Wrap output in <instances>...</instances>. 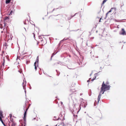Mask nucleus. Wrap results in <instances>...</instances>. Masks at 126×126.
<instances>
[{
    "label": "nucleus",
    "mask_w": 126,
    "mask_h": 126,
    "mask_svg": "<svg viewBox=\"0 0 126 126\" xmlns=\"http://www.w3.org/2000/svg\"><path fill=\"white\" fill-rule=\"evenodd\" d=\"M102 90H101V88H100V92L98 94V97L97 98V104H98L99 102V101H100V99L101 98V94H104V92L106 91V90H105L103 88L102 89Z\"/></svg>",
    "instance_id": "obj_1"
},
{
    "label": "nucleus",
    "mask_w": 126,
    "mask_h": 126,
    "mask_svg": "<svg viewBox=\"0 0 126 126\" xmlns=\"http://www.w3.org/2000/svg\"><path fill=\"white\" fill-rule=\"evenodd\" d=\"M119 34L121 35H126V32L123 28H122L121 31L119 32Z\"/></svg>",
    "instance_id": "obj_2"
},
{
    "label": "nucleus",
    "mask_w": 126,
    "mask_h": 126,
    "mask_svg": "<svg viewBox=\"0 0 126 126\" xmlns=\"http://www.w3.org/2000/svg\"><path fill=\"white\" fill-rule=\"evenodd\" d=\"M110 85H106L105 86V87H104L103 88L106 91L107 90H109L110 89Z\"/></svg>",
    "instance_id": "obj_3"
},
{
    "label": "nucleus",
    "mask_w": 126,
    "mask_h": 126,
    "mask_svg": "<svg viewBox=\"0 0 126 126\" xmlns=\"http://www.w3.org/2000/svg\"><path fill=\"white\" fill-rule=\"evenodd\" d=\"M68 39H69L68 38H64L63 40H61V41H60L59 43V45H60L61 43L63 42L64 41L67 40Z\"/></svg>",
    "instance_id": "obj_4"
},
{
    "label": "nucleus",
    "mask_w": 126,
    "mask_h": 126,
    "mask_svg": "<svg viewBox=\"0 0 126 126\" xmlns=\"http://www.w3.org/2000/svg\"><path fill=\"white\" fill-rule=\"evenodd\" d=\"M49 35H42V36H49ZM41 35H39L38 36L39 38V39H42L41 41H43V39H42V37H41Z\"/></svg>",
    "instance_id": "obj_5"
},
{
    "label": "nucleus",
    "mask_w": 126,
    "mask_h": 126,
    "mask_svg": "<svg viewBox=\"0 0 126 126\" xmlns=\"http://www.w3.org/2000/svg\"><path fill=\"white\" fill-rule=\"evenodd\" d=\"M112 8L113 10H114V11H113L114 12H114V13L113 12V13H112V14H113V13H114V15H115V17L116 16V15L115 14H116L115 11H116V8H115V7H114V8L112 7Z\"/></svg>",
    "instance_id": "obj_6"
},
{
    "label": "nucleus",
    "mask_w": 126,
    "mask_h": 126,
    "mask_svg": "<svg viewBox=\"0 0 126 126\" xmlns=\"http://www.w3.org/2000/svg\"><path fill=\"white\" fill-rule=\"evenodd\" d=\"M26 81H25L26 83ZM26 86V83L24 85V86H23V89H24V92L26 96V88H25Z\"/></svg>",
    "instance_id": "obj_7"
},
{
    "label": "nucleus",
    "mask_w": 126,
    "mask_h": 126,
    "mask_svg": "<svg viewBox=\"0 0 126 126\" xmlns=\"http://www.w3.org/2000/svg\"><path fill=\"white\" fill-rule=\"evenodd\" d=\"M106 84L105 83L104 81H103L102 83V84L101 85V90H102V89L104 87H105V86L106 85Z\"/></svg>",
    "instance_id": "obj_8"
},
{
    "label": "nucleus",
    "mask_w": 126,
    "mask_h": 126,
    "mask_svg": "<svg viewBox=\"0 0 126 126\" xmlns=\"http://www.w3.org/2000/svg\"><path fill=\"white\" fill-rule=\"evenodd\" d=\"M24 117L25 118V117L27 116V111H24Z\"/></svg>",
    "instance_id": "obj_9"
},
{
    "label": "nucleus",
    "mask_w": 126,
    "mask_h": 126,
    "mask_svg": "<svg viewBox=\"0 0 126 126\" xmlns=\"http://www.w3.org/2000/svg\"><path fill=\"white\" fill-rule=\"evenodd\" d=\"M38 62L39 60L36 59V60L34 63H35L36 64H37V66H38Z\"/></svg>",
    "instance_id": "obj_10"
},
{
    "label": "nucleus",
    "mask_w": 126,
    "mask_h": 126,
    "mask_svg": "<svg viewBox=\"0 0 126 126\" xmlns=\"http://www.w3.org/2000/svg\"><path fill=\"white\" fill-rule=\"evenodd\" d=\"M34 66H35V71H36L37 70V67H38V66H37V64H36L35 63H34Z\"/></svg>",
    "instance_id": "obj_11"
},
{
    "label": "nucleus",
    "mask_w": 126,
    "mask_h": 126,
    "mask_svg": "<svg viewBox=\"0 0 126 126\" xmlns=\"http://www.w3.org/2000/svg\"><path fill=\"white\" fill-rule=\"evenodd\" d=\"M107 0H103V1L102 2L101 4V6L103 5L107 1Z\"/></svg>",
    "instance_id": "obj_12"
},
{
    "label": "nucleus",
    "mask_w": 126,
    "mask_h": 126,
    "mask_svg": "<svg viewBox=\"0 0 126 126\" xmlns=\"http://www.w3.org/2000/svg\"><path fill=\"white\" fill-rule=\"evenodd\" d=\"M78 13H76L75 14H74V15L71 16V17H69V19H71L73 17L75 16H76V15Z\"/></svg>",
    "instance_id": "obj_13"
},
{
    "label": "nucleus",
    "mask_w": 126,
    "mask_h": 126,
    "mask_svg": "<svg viewBox=\"0 0 126 126\" xmlns=\"http://www.w3.org/2000/svg\"><path fill=\"white\" fill-rule=\"evenodd\" d=\"M26 117H25V118L24 117H23V119L24 122V123H26Z\"/></svg>",
    "instance_id": "obj_14"
},
{
    "label": "nucleus",
    "mask_w": 126,
    "mask_h": 126,
    "mask_svg": "<svg viewBox=\"0 0 126 126\" xmlns=\"http://www.w3.org/2000/svg\"><path fill=\"white\" fill-rule=\"evenodd\" d=\"M71 112L72 113V114H73V116L75 117V118H76V117L77 116V115H75L74 113L73 112V110H70Z\"/></svg>",
    "instance_id": "obj_15"
},
{
    "label": "nucleus",
    "mask_w": 126,
    "mask_h": 126,
    "mask_svg": "<svg viewBox=\"0 0 126 126\" xmlns=\"http://www.w3.org/2000/svg\"><path fill=\"white\" fill-rule=\"evenodd\" d=\"M26 102L24 105L23 106V110H24L26 108Z\"/></svg>",
    "instance_id": "obj_16"
},
{
    "label": "nucleus",
    "mask_w": 126,
    "mask_h": 126,
    "mask_svg": "<svg viewBox=\"0 0 126 126\" xmlns=\"http://www.w3.org/2000/svg\"><path fill=\"white\" fill-rule=\"evenodd\" d=\"M56 71L57 73V75L58 76L60 74V72H59L57 70H56Z\"/></svg>",
    "instance_id": "obj_17"
},
{
    "label": "nucleus",
    "mask_w": 126,
    "mask_h": 126,
    "mask_svg": "<svg viewBox=\"0 0 126 126\" xmlns=\"http://www.w3.org/2000/svg\"><path fill=\"white\" fill-rule=\"evenodd\" d=\"M3 116V112L2 110H0V116L2 117Z\"/></svg>",
    "instance_id": "obj_18"
},
{
    "label": "nucleus",
    "mask_w": 126,
    "mask_h": 126,
    "mask_svg": "<svg viewBox=\"0 0 126 126\" xmlns=\"http://www.w3.org/2000/svg\"><path fill=\"white\" fill-rule=\"evenodd\" d=\"M9 19V17L5 16V18H4V20H5V21Z\"/></svg>",
    "instance_id": "obj_19"
},
{
    "label": "nucleus",
    "mask_w": 126,
    "mask_h": 126,
    "mask_svg": "<svg viewBox=\"0 0 126 126\" xmlns=\"http://www.w3.org/2000/svg\"><path fill=\"white\" fill-rule=\"evenodd\" d=\"M96 78V75L95 76H94V77L93 78V79L91 80V81H93Z\"/></svg>",
    "instance_id": "obj_20"
},
{
    "label": "nucleus",
    "mask_w": 126,
    "mask_h": 126,
    "mask_svg": "<svg viewBox=\"0 0 126 126\" xmlns=\"http://www.w3.org/2000/svg\"><path fill=\"white\" fill-rule=\"evenodd\" d=\"M10 2V1L8 0H5V3L6 4H8Z\"/></svg>",
    "instance_id": "obj_21"
},
{
    "label": "nucleus",
    "mask_w": 126,
    "mask_h": 126,
    "mask_svg": "<svg viewBox=\"0 0 126 126\" xmlns=\"http://www.w3.org/2000/svg\"><path fill=\"white\" fill-rule=\"evenodd\" d=\"M109 13V12H108L106 14V16H105V17L104 18V19H106V18L107 17V16H108V14Z\"/></svg>",
    "instance_id": "obj_22"
},
{
    "label": "nucleus",
    "mask_w": 126,
    "mask_h": 126,
    "mask_svg": "<svg viewBox=\"0 0 126 126\" xmlns=\"http://www.w3.org/2000/svg\"><path fill=\"white\" fill-rule=\"evenodd\" d=\"M13 12V10H12L11 11L10 13L9 14V15H12V13Z\"/></svg>",
    "instance_id": "obj_23"
},
{
    "label": "nucleus",
    "mask_w": 126,
    "mask_h": 126,
    "mask_svg": "<svg viewBox=\"0 0 126 126\" xmlns=\"http://www.w3.org/2000/svg\"><path fill=\"white\" fill-rule=\"evenodd\" d=\"M27 56V55H25V56H22V57L21 58H20V59H21V60H23V59H24V58L26 57V56Z\"/></svg>",
    "instance_id": "obj_24"
},
{
    "label": "nucleus",
    "mask_w": 126,
    "mask_h": 126,
    "mask_svg": "<svg viewBox=\"0 0 126 126\" xmlns=\"http://www.w3.org/2000/svg\"><path fill=\"white\" fill-rule=\"evenodd\" d=\"M5 57H6V59H7V60L9 61L10 60L9 58V56H8L7 55V56H5Z\"/></svg>",
    "instance_id": "obj_25"
},
{
    "label": "nucleus",
    "mask_w": 126,
    "mask_h": 126,
    "mask_svg": "<svg viewBox=\"0 0 126 126\" xmlns=\"http://www.w3.org/2000/svg\"><path fill=\"white\" fill-rule=\"evenodd\" d=\"M0 121L1 122L2 124L4 123L2 120L1 119V117H0Z\"/></svg>",
    "instance_id": "obj_26"
},
{
    "label": "nucleus",
    "mask_w": 126,
    "mask_h": 126,
    "mask_svg": "<svg viewBox=\"0 0 126 126\" xmlns=\"http://www.w3.org/2000/svg\"><path fill=\"white\" fill-rule=\"evenodd\" d=\"M112 8H111L110 10L108 11V12H109V13L111 12L112 11Z\"/></svg>",
    "instance_id": "obj_27"
},
{
    "label": "nucleus",
    "mask_w": 126,
    "mask_h": 126,
    "mask_svg": "<svg viewBox=\"0 0 126 126\" xmlns=\"http://www.w3.org/2000/svg\"><path fill=\"white\" fill-rule=\"evenodd\" d=\"M84 104L85 105H84V106H83V105H82V106L83 107L85 108H86V107L87 105V104H85V103H84Z\"/></svg>",
    "instance_id": "obj_28"
},
{
    "label": "nucleus",
    "mask_w": 126,
    "mask_h": 126,
    "mask_svg": "<svg viewBox=\"0 0 126 126\" xmlns=\"http://www.w3.org/2000/svg\"><path fill=\"white\" fill-rule=\"evenodd\" d=\"M30 63V61H26V64H28Z\"/></svg>",
    "instance_id": "obj_29"
},
{
    "label": "nucleus",
    "mask_w": 126,
    "mask_h": 126,
    "mask_svg": "<svg viewBox=\"0 0 126 126\" xmlns=\"http://www.w3.org/2000/svg\"><path fill=\"white\" fill-rule=\"evenodd\" d=\"M61 57L62 58L64 57V58L63 59H64V58H65L64 56L63 55H61Z\"/></svg>",
    "instance_id": "obj_30"
},
{
    "label": "nucleus",
    "mask_w": 126,
    "mask_h": 126,
    "mask_svg": "<svg viewBox=\"0 0 126 126\" xmlns=\"http://www.w3.org/2000/svg\"><path fill=\"white\" fill-rule=\"evenodd\" d=\"M8 46V45H7V43L6 42H5L4 44H3V46Z\"/></svg>",
    "instance_id": "obj_31"
},
{
    "label": "nucleus",
    "mask_w": 126,
    "mask_h": 126,
    "mask_svg": "<svg viewBox=\"0 0 126 126\" xmlns=\"http://www.w3.org/2000/svg\"><path fill=\"white\" fill-rule=\"evenodd\" d=\"M10 119V121L12 122V123H14V122H13V118H12Z\"/></svg>",
    "instance_id": "obj_32"
},
{
    "label": "nucleus",
    "mask_w": 126,
    "mask_h": 126,
    "mask_svg": "<svg viewBox=\"0 0 126 126\" xmlns=\"http://www.w3.org/2000/svg\"><path fill=\"white\" fill-rule=\"evenodd\" d=\"M59 63H60V64L61 65H63V63L62 62H61L60 61H59Z\"/></svg>",
    "instance_id": "obj_33"
},
{
    "label": "nucleus",
    "mask_w": 126,
    "mask_h": 126,
    "mask_svg": "<svg viewBox=\"0 0 126 126\" xmlns=\"http://www.w3.org/2000/svg\"><path fill=\"white\" fill-rule=\"evenodd\" d=\"M58 52H56V53H53L52 54L51 56H53V57L54 56V55H55Z\"/></svg>",
    "instance_id": "obj_34"
},
{
    "label": "nucleus",
    "mask_w": 126,
    "mask_h": 126,
    "mask_svg": "<svg viewBox=\"0 0 126 126\" xmlns=\"http://www.w3.org/2000/svg\"><path fill=\"white\" fill-rule=\"evenodd\" d=\"M80 30L79 29H78L77 30H72L71 31H78V30Z\"/></svg>",
    "instance_id": "obj_35"
},
{
    "label": "nucleus",
    "mask_w": 126,
    "mask_h": 126,
    "mask_svg": "<svg viewBox=\"0 0 126 126\" xmlns=\"http://www.w3.org/2000/svg\"><path fill=\"white\" fill-rule=\"evenodd\" d=\"M95 27H94L93 28L92 30H95V29L97 25H95Z\"/></svg>",
    "instance_id": "obj_36"
},
{
    "label": "nucleus",
    "mask_w": 126,
    "mask_h": 126,
    "mask_svg": "<svg viewBox=\"0 0 126 126\" xmlns=\"http://www.w3.org/2000/svg\"><path fill=\"white\" fill-rule=\"evenodd\" d=\"M115 21L116 22H120L119 20H117V19H115Z\"/></svg>",
    "instance_id": "obj_37"
},
{
    "label": "nucleus",
    "mask_w": 126,
    "mask_h": 126,
    "mask_svg": "<svg viewBox=\"0 0 126 126\" xmlns=\"http://www.w3.org/2000/svg\"><path fill=\"white\" fill-rule=\"evenodd\" d=\"M9 117H10V118L11 119L12 118V115L11 114H9Z\"/></svg>",
    "instance_id": "obj_38"
},
{
    "label": "nucleus",
    "mask_w": 126,
    "mask_h": 126,
    "mask_svg": "<svg viewBox=\"0 0 126 126\" xmlns=\"http://www.w3.org/2000/svg\"><path fill=\"white\" fill-rule=\"evenodd\" d=\"M89 92H91V93H89V95L90 96L91 95V90H89Z\"/></svg>",
    "instance_id": "obj_39"
},
{
    "label": "nucleus",
    "mask_w": 126,
    "mask_h": 126,
    "mask_svg": "<svg viewBox=\"0 0 126 126\" xmlns=\"http://www.w3.org/2000/svg\"><path fill=\"white\" fill-rule=\"evenodd\" d=\"M28 108H26L24 110V111H27V110H28Z\"/></svg>",
    "instance_id": "obj_40"
},
{
    "label": "nucleus",
    "mask_w": 126,
    "mask_h": 126,
    "mask_svg": "<svg viewBox=\"0 0 126 126\" xmlns=\"http://www.w3.org/2000/svg\"><path fill=\"white\" fill-rule=\"evenodd\" d=\"M60 15H61L60 14H58V15H53V16H60ZM59 18H60V17L59 16Z\"/></svg>",
    "instance_id": "obj_41"
},
{
    "label": "nucleus",
    "mask_w": 126,
    "mask_h": 126,
    "mask_svg": "<svg viewBox=\"0 0 126 126\" xmlns=\"http://www.w3.org/2000/svg\"><path fill=\"white\" fill-rule=\"evenodd\" d=\"M12 126H16L15 125V123H12L11 125Z\"/></svg>",
    "instance_id": "obj_42"
},
{
    "label": "nucleus",
    "mask_w": 126,
    "mask_h": 126,
    "mask_svg": "<svg viewBox=\"0 0 126 126\" xmlns=\"http://www.w3.org/2000/svg\"><path fill=\"white\" fill-rule=\"evenodd\" d=\"M99 73V72H98L95 74H94V76H95L96 75V76H97L98 75V73Z\"/></svg>",
    "instance_id": "obj_43"
},
{
    "label": "nucleus",
    "mask_w": 126,
    "mask_h": 126,
    "mask_svg": "<svg viewBox=\"0 0 126 126\" xmlns=\"http://www.w3.org/2000/svg\"><path fill=\"white\" fill-rule=\"evenodd\" d=\"M32 34H33V35L34 38V39H35V34L34 33H33Z\"/></svg>",
    "instance_id": "obj_44"
},
{
    "label": "nucleus",
    "mask_w": 126,
    "mask_h": 126,
    "mask_svg": "<svg viewBox=\"0 0 126 126\" xmlns=\"http://www.w3.org/2000/svg\"><path fill=\"white\" fill-rule=\"evenodd\" d=\"M95 102H96V103H97V102H96V100L95 101V102L94 103V106H95L96 105V103H95Z\"/></svg>",
    "instance_id": "obj_45"
},
{
    "label": "nucleus",
    "mask_w": 126,
    "mask_h": 126,
    "mask_svg": "<svg viewBox=\"0 0 126 126\" xmlns=\"http://www.w3.org/2000/svg\"><path fill=\"white\" fill-rule=\"evenodd\" d=\"M109 84V82L108 81H107L106 82V85H107V84Z\"/></svg>",
    "instance_id": "obj_46"
},
{
    "label": "nucleus",
    "mask_w": 126,
    "mask_h": 126,
    "mask_svg": "<svg viewBox=\"0 0 126 126\" xmlns=\"http://www.w3.org/2000/svg\"><path fill=\"white\" fill-rule=\"evenodd\" d=\"M60 119V118L59 117L56 120H55V119H53V120H54V121H55V120H59Z\"/></svg>",
    "instance_id": "obj_47"
},
{
    "label": "nucleus",
    "mask_w": 126,
    "mask_h": 126,
    "mask_svg": "<svg viewBox=\"0 0 126 126\" xmlns=\"http://www.w3.org/2000/svg\"><path fill=\"white\" fill-rule=\"evenodd\" d=\"M61 124L63 126H65V124H64V123L63 122L61 123Z\"/></svg>",
    "instance_id": "obj_48"
},
{
    "label": "nucleus",
    "mask_w": 126,
    "mask_h": 126,
    "mask_svg": "<svg viewBox=\"0 0 126 126\" xmlns=\"http://www.w3.org/2000/svg\"><path fill=\"white\" fill-rule=\"evenodd\" d=\"M91 79V78H89V79L87 80V82H90V79Z\"/></svg>",
    "instance_id": "obj_49"
},
{
    "label": "nucleus",
    "mask_w": 126,
    "mask_h": 126,
    "mask_svg": "<svg viewBox=\"0 0 126 126\" xmlns=\"http://www.w3.org/2000/svg\"><path fill=\"white\" fill-rule=\"evenodd\" d=\"M75 84L74 83H72V87H73V86L74 85H75Z\"/></svg>",
    "instance_id": "obj_50"
},
{
    "label": "nucleus",
    "mask_w": 126,
    "mask_h": 126,
    "mask_svg": "<svg viewBox=\"0 0 126 126\" xmlns=\"http://www.w3.org/2000/svg\"><path fill=\"white\" fill-rule=\"evenodd\" d=\"M3 62H4V63H5V60L4 58V57L3 58Z\"/></svg>",
    "instance_id": "obj_51"
},
{
    "label": "nucleus",
    "mask_w": 126,
    "mask_h": 126,
    "mask_svg": "<svg viewBox=\"0 0 126 126\" xmlns=\"http://www.w3.org/2000/svg\"><path fill=\"white\" fill-rule=\"evenodd\" d=\"M4 27H5L6 25L7 24V23H4Z\"/></svg>",
    "instance_id": "obj_52"
},
{
    "label": "nucleus",
    "mask_w": 126,
    "mask_h": 126,
    "mask_svg": "<svg viewBox=\"0 0 126 126\" xmlns=\"http://www.w3.org/2000/svg\"><path fill=\"white\" fill-rule=\"evenodd\" d=\"M102 19V17L100 18V19L99 20V22H101V19Z\"/></svg>",
    "instance_id": "obj_53"
},
{
    "label": "nucleus",
    "mask_w": 126,
    "mask_h": 126,
    "mask_svg": "<svg viewBox=\"0 0 126 126\" xmlns=\"http://www.w3.org/2000/svg\"><path fill=\"white\" fill-rule=\"evenodd\" d=\"M53 57V56H51V58L50 59V60H52V58Z\"/></svg>",
    "instance_id": "obj_54"
},
{
    "label": "nucleus",
    "mask_w": 126,
    "mask_h": 126,
    "mask_svg": "<svg viewBox=\"0 0 126 126\" xmlns=\"http://www.w3.org/2000/svg\"><path fill=\"white\" fill-rule=\"evenodd\" d=\"M4 63H4V62H3V63H2V64L3 66H4V65H5Z\"/></svg>",
    "instance_id": "obj_55"
},
{
    "label": "nucleus",
    "mask_w": 126,
    "mask_h": 126,
    "mask_svg": "<svg viewBox=\"0 0 126 126\" xmlns=\"http://www.w3.org/2000/svg\"><path fill=\"white\" fill-rule=\"evenodd\" d=\"M2 124L4 126H6L5 125L4 123H3V124Z\"/></svg>",
    "instance_id": "obj_56"
},
{
    "label": "nucleus",
    "mask_w": 126,
    "mask_h": 126,
    "mask_svg": "<svg viewBox=\"0 0 126 126\" xmlns=\"http://www.w3.org/2000/svg\"><path fill=\"white\" fill-rule=\"evenodd\" d=\"M24 125L23 126H26V123H24Z\"/></svg>",
    "instance_id": "obj_57"
},
{
    "label": "nucleus",
    "mask_w": 126,
    "mask_h": 126,
    "mask_svg": "<svg viewBox=\"0 0 126 126\" xmlns=\"http://www.w3.org/2000/svg\"><path fill=\"white\" fill-rule=\"evenodd\" d=\"M55 10V9L54 8V9L52 11H51V12H53V11Z\"/></svg>",
    "instance_id": "obj_58"
},
{
    "label": "nucleus",
    "mask_w": 126,
    "mask_h": 126,
    "mask_svg": "<svg viewBox=\"0 0 126 126\" xmlns=\"http://www.w3.org/2000/svg\"><path fill=\"white\" fill-rule=\"evenodd\" d=\"M60 116H62V117L63 116V115H62V114H61V113H60Z\"/></svg>",
    "instance_id": "obj_59"
},
{
    "label": "nucleus",
    "mask_w": 126,
    "mask_h": 126,
    "mask_svg": "<svg viewBox=\"0 0 126 126\" xmlns=\"http://www.w3.org/2000/svg\"><path fill=\"white\" fill-rule=\"evenodd\" d=\"M56 63L57 64H60V63H59V62Z\"/></svg>",
    "instance_id": "obj_60"
},
{
    "label": "nucleus",
    "mask_w": 126,
    "mask_h": 126,
    "mask_svg": "<svg viewBox=\"0 0 126 126\" xmlns=\"http://www.w3.org/2000/svg\"><path fill=\"white\" fill-rule=\"evenodd\" d=\"M36 59H38L39 60V57L38 56L36 58Z\"/></svg>",
    "instance_id": "obj_61"
},
{
    "label": "nucleus",
    "mask_w": 126,
    "mask_h": 126,
    "mask_svg": "<svg viewBox=\"0 0 126 126\" xmlns=\"http://www.w3.org/2000/svg\"><path fill=\"white\" fill-rule=\"evenodd\" d=\"M67 68H68L69 69H73V68H69V67H67Z\"/></svg>",
    "instance_id": "obj_62"
},
{
    "label": "nucleus",
    "mask_w": 126,
    "mask_h": 126,
    "mask_svg": "<svg viewBox=\"0 0 126 126\" xmlns=\"http://www.w3.org/2000/svg\"><path fill=\"white\" fill-rule=\"evenodd\" d=\"M93 73V71H92V73L90 74V76H91Z\"/></svg>",
    "instance_id": "obj_63"
},
{
    "label": "nucleus",
    "mask_w": 126,
    "mask_h": 126,
    "mask_svg": "<svg viewBox=\"0 0 126 126\" xmlns=\"http://www.w3.org/2000/svg\"><path fill=\"white\" fill-rule=\"evenodd\" d=\"M57 64V63H54V64H53V66L55 65V64Z\"/></svg>",
    "instance_id": "obj_64"
}]
</instances>
